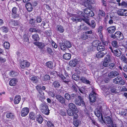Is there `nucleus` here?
Segmentation results:
<instances>
[{"instance_id": "obj_1", "label": "nucleus", "mask_w": 127, "mask_h": 127, "mask_svg": "<svg viewBox=\"0 0 127 127\" xmlns=\"http://www.w3.org/2000/svg\"><path fill=\"white\" fill-rule=\"evenodd\" d=\"M69 109L67 111L68 115L70 116H73V113H77L78 110L75 104L73 103H70L68 105Z\"/></svg>"}, {"instance_id": "obj_2", "label": "nucleus", "mask_w": 127, "mask_h": 127, "mask_svg": "<svg viewBox=\"0 0 127 127\" xmlns=\"http://www.w3.org/2000/svg\"><path fill=\"white\" fill-rule=\"evenodd\" d=\"M39 109L43 114L48 115L49 113V110L48 105L45 103H43L39 106Z\"/></svg>"}, {"instance_id": "obj_3", "label": "nucleus", "mask_w": 127, "mask_h": 127, "mask_svg": "<svg viewBox=\"0 0 127 127\" xmlns=\"http://www.w3.org/2000/svg\"><path fill=\"white\" fill-rule=\"evenodd\" d=\"M113 82L116 84L123 85L125 84V81L120 77H117L113 79Z\"/></svg>"}, {"instance_id": "obj_4", "label": "nucleus", "mask_w": 127, "mask_h": 127, "mask_svg": "<svg viewBox=\"0 0 127 127\" xmlns=\"http://www.w3.org/2000/svg\"><path fill=\"white\" fill-rule=\"evenodd\" d=\"M78 99H76L75 101V104L77 105L85 107V105L84 102L81 96H78Z\"/></svg>"}, {"instance_id": "obj_5", "label": "nucleus", "mask_w": 127, "mask_h": 127, "mask_svg": "<svg viewBox=\"0 0 127 127\" xmlns=\"http://www.w3.org/2000/svg\"><path fill=\"white\" fill-rule=\"evenodd\" d=\"M105 122L108 124V127H117L116 124H113L110 117H107L105 118Z\"/></svg>"}, {"instance_id": "obj_6", "label": "nucleus", "mask_w": 127, "mask_h": 127, "mask_svg": "<svg viewBox=\"0 0 127 127\" xmlns=\"http://www.w3.org/2000/svg\"><path fill=\"white\" fill-rule=\"evenodd\" d=\"M97 94L94 91H93L89 95L90 101L92 102H95L97 98Z\"/></svg>"}, {"instance_id": "obj_7", "label": "nucleus", "mask_w": 127, "mask_h": 127, "mask_svg": "<svg viewBox=\"0 0 127 127\" xmlns=\"http://www.w3.org/2000/svg\"><path fill=\"white\" fill-rule=\"evenodd\" d=\"M17 9L15 7H13L12 10V16L14 19H18L19 17V15L17 13Z\"/></svg>"}, {"instance_id": "obj_8", "label": "nucleus", "mask_w": 127, "mask_h": 127, "mask_svg": "<svg viewBox=\"0 0 127 127\" xmlns=\"http://www.w3.org/2000/svg\"><path fill=\"white\" fill-rule=\"evenodd\" d=\"M110 61V56L109 55H107L105 58L104 61L103 63V65L105 67L108 66Z\"/></svg>"}, {"instance_id": "obj_9", "label": "nucleus", "mask_w": 127, "mask_h": 127, "mask_svg": "<svg viewBox=\"0 0 127 127\" xmlns=\"http://www.w3.org/2000/svg\"><path fill=\"white\" fill-rule=\"evenodd\" d=\"M29 112V109L28 107H24L22 109L21 115L22 117H25L28 115Z\"/></svg>"}, {"instance_id": "obj_10", "label": "nucleus", "mask_w": 127, "mask_h": 127, "mask_svg": "<svg viewBox=\"0 0 127 127\" xmlns=\"http://www.w3.org/2000/svg\"><path fill=\"white\" fill-rule=\"evenodd\" d=\"M118 72L116 71L113 70L109 72L108 75V76L110 78H113L119 75Z\"/></svg>"}, {"instance_id": "obj_11", "label": "nucleus", "mask_w": 127, "mask_h": 127, "mask_svg": "<svg viewBox=\"0 0 127 127\" xmlns=\"http://www.w3.org/2000/svg\"><path fill=\"white\" fill-rule=\"evenodd\" d=\"M116 38L119 40L123 39L124 37L123 34L120 32H117L115 33Z\"/></svg>"}, {"instance_id": "obj_12", "label": "nucleus", "mask_w": 127, "mask_h": 127, "mask_svg": "<svg viewBox=\"0 0 127 127\" xmlns=\"http://www.w3.org/2000/svg\"><path fill=\"white\" fill-rule=\"evenodd\" d=\"M30 65V63L28 62L23 61L20 64V67L22 68H24L27 67H29Z\"/></svg>"}, {"instance_id": "obj_13", "label": "nucleus", "mask_w": 127, "mask_h": 127, "mask_svg": "<svg viewBox=\"0 0 127 127\" xmlns=\"http://www.w3.org/2000/svg\"><path fill=\"white\" fill-rule=\"evenodd\" d=\"M84 13L87 15L91 17H92L94 15L93 12L89 8H86L84 11Z\"/></svg>"}, {"instance_id": "obj_14", "label": "nucleus", "mask_w": 127, "mask_h": 127, "mask_svg": "<svg viewBox=\"0 0 127 127\" xmlns=\"http://www.w3.org/2000/svg\"><path fill=\"white\" fill-rule=\"evenodd\" d=\"M55 97L56 99L62 104H63L65 103V99L62 96L59 95H57Z\"/></svg>"}, {"instance_id": "obj_15", "label": "nucleus", "mask_w": 127, "mask_h": 127, "mask_svg": "<svg viewBox=\"0 0 127 127\" xmlns=\"http://www.w3.org/2000/svg\"><path fill=\"white\" fill-rule=\"evenodd\" d=\"M95 115L97 117H99L101 116V118L102 119L103 118L101 113V109L100 108L99 109L96 108L95 111Z\"/></svg>"}, {"instance_id": "obj_16", "label": "nucleus", "mask_w": 127, "mask_h": 127, "mask_svg": "<svg viewBox=\"0 0 127 127\" xmlns=\"http://www.w3.org/2000/svg\"><path fill=\"white\" fill-rule=\"evenodd\" d=\"M79 61L77 59H75L71 61L69 63V65L73 67L75 66L76 64L78 63Z\"/></svg>"}, {"instance_id": "obj_17", "label": "nucleus", "mask_w": 127, "mask_h": 127, "mask_svg": "<svg viewBox=\"0 0 127 127\" xmlns=\"http://www.w3.org/2000/svg\"><path fill=\"white\" fill-rule=\"evenodd\" d=\"M71 20L73 21H81V19L80 16L78 15H74L71 18Z\"/></svg>"}, {"instance_id": "obj_18", "label": "nucleus", "mask_w": 127, "mask_h": 127, "mask_svg": "<svg viewBox=\"0 0 127 127\" xmlns=\"http://www.w3.org/2000/svg\"><path fill=\"white\" fill-rule=\"evenodd\" d=\"M116 30L115 26H112L109 27L107 28L108 32L110 33H113Z\"/></svg>"}, {"instance_id": "obj_19", "label": "nucleus", "mask_w": 127, "mask_h": 127, "mask_svg": "<svg viewBox=\"0 0 127 127\" xmlns=\"http://www.w3.org/2000/svg\"><path fill=\"white\" fill-rule=\"evenodd\" d=\"M56 30L60 33H62L64 31L63 27L60 25H58L56 27Z\"/></svg>"}, {"instance_id": "obj_20", "label": "nucleus", "mask_w": 127, "mask_h": 127, "mask_svg": "<svg viewBox=\"0 0 127 127\" xmlns=\"http://www.w3.org/2000/svg\"><path fill=\"white\" fill-rule=\"evenodd\" d=\"M21 99V96L20 95H16L14 99V102L15 104H18L20 102Z\"/></svg>"}, {"instance_id": "obj_21", "label": "nucleus", "mask_w": 127, "mask_h": 127, "mask_svg": "<svg viewBox=\"0 0 127 127\" xmlns=\"http://www.w3.org/2000/svg\"><path fill=\"white\" fill-rule=\"evenodd\" d=\"M113 53L115 56L117 57L120 56L121 55V52L119 49L114 50L113 51Z\"/></svg>"}, {"instance_id": "obj_22", "label": "nucleus", "mask_w": 127, "mask_h": 127, "mask_svg": "<svg viewBox=\"0 0 127 127\" xmlns=\"http://www.w3.org/2000/svg\"><path fill=\"white\" fill-rule=\"evenodd\" d=\"M34 44L41 49L43 48L45 46L44 44L41 42H34Z\"/></svg>"}, {"instance_id": "obj_23", "label": "nucleus", "mask_w": 127, "mask_h": 127, "mask_svg": "<svg viewBox=\"0 0 127 127\" xmlns=\"http://www.w3.org/2000/svg\"><path fill=\"white\" fill-rule=\"evenodd\" d=\"M18 82L17 80L15 78H13L9 81V84L11 86H15L17 84Z\"/></svg>"}, {"instance_id": "obj_24", "label": "nucleus", "mask_w": 127, "mask_h": 127, "mask_svg": "<svg viewBox=\"0 0 127 127\" xmlns=\"http://www.w3.org/2000/svg\"><path fill=\"white\" fill-rule=\"evenodd\" d=\"M103 30V27L102 26H99L97 29V32L98 33L99 35L101 38L102 37Z\"/></svg>"}, {"instance_id": "obj_25", "label": "nucleus", "mask_w": 127, "mask_h": 127, "mask_svg": "<svg viewBox=\"0 0 127 127\" xmlns=\"http://www.w3.org/2000/svg\"><path fill=\"white\" fill-rule=\"evenodd\" d=\"M26 6L27 9L29 11H31L33 10L32 6V4L30 3H28L26 4Z\"/></svg>"}, {"instance_id": "obj_26", "label": "nucleus", "mask_w": 127, "mask_h": 127, "mask_svg": "<svg viewBox=\"0 0 127 127\" xmlns=\"http://www.w3.org/2000/svg\"><path fill=\"white\" fill-rule=\"evenodd\" d=\"M97 49L98 51H101L104 50L105 48L104 45L100 44L97 47Z\"/></svg>"}, {"instance_id": "obj_27", "label": "nucleus", "mask_w": 127, "mask_h": 127, "mask_svg": "<svg viewBox=\"0 0 127 127\" xmlns=\"http://www.w3.org/2000/svg\"><path fill=\"white\" fill-rule=\"evenodd\" d=\"M53 85L55 88H59L61 86L60 82L57 81H54L53 84Z\"/></svg>"}, {"instance_id": "obj_28", "label": "nucleus", "mask_w": 127, "mask_h": 127, "mask_svg": "<svg viewBox=\"0 0 127 127\" xmlns=\"http://www.w3.org/2000/svg\"><path fill=\"white\" fill-rule=\"evenodd\" d=\"M71 54L68 53H66L63 56V58L66 60H69L71 59Z\"/></svg>"}, {"instance_id": "obj_29", "label": "nucleus", "mask_w": 127, "mask_h": 127, "mask_svg": "<svg viewBox=\"0 0 127 127\" xmlns=\"http://www.w3.org/2000/svg\"><path fill=\"white\" fill-rule=\"evenodd\" d=\"M36 120L39 123L41 124L43 121V119L41 115H39L37 117Z\"/></svg>"}, {"instance_id": "obj_30", "label": "nucleus", "mask_w": 127, "mask_h": 127, "mask_svg": "<svg viewBox=\"0 0 127 127\" xmlns=\"http://www.w3.org/2000/svg\"><path fill=\"white\" fill-rule=\"evenodd\" d=\"M100 44H101L100 42L98 40H95L92 43L93 46L94 47H97Z\"/></svg>"}, {"instance_id": "obj_31", "label": "nucleus", "mask_w": 127, "mask_h": 127, "mask_svg": "<svg viewBox=\"0 0 127 127\" xmlns=\"http://www.w3.org/2000/svg\"><path fill=\"white\" fill-rule=\"evenodd\" d=\"M104 53L103 52H99L96 54V57L98 58H102L104 56Z\"/></svg>"}, {"instance_id": "obj_32", "label": "nucleus", "mask_w": 127, "mask_h": 127, "mask_svg": "<svg viewBox=\"0 0 127 127\" xmlns=\"http://www.w3.org/2000/svg\"><path fill=\"white\" fill-rule=\"evenodd\" d=\"M53 63L51 61L47 62L46 63V66L50 68H52L53 67Z\"/></svg>"}, {"instance_id": "obj_33", "label": "nucleus", "mask_w": 127, "mask_h": 127, "mask_svg": "<svg viewBox=\"0 0 127 127\" xmlns=\"http://www.w3.org/2000/svg\"><path fill=\"white\" fill-rule=\"evenodd\" d=\"M32 38L35 41H37L39 40V38L38 35L37 33H35L32 35Z\"/></svg>"}, {"instance_id": "obj_34", "label": "nucleus", "mask_w": 127, "mask_h": 127, "mask_svg": "<svg viewBox=\"0 0 127 127\" xmlns=\"http://www.w3.org/2000/svg\"><path fill=\"white\" fill-rule=\"evenodd\" d=\"M80 79L81 81L84 83H86L87 84H88L90 83V81L87 80L85 77H81Z\"/></svg>"}, {"instance_id": "obj_35", "label": "nucleus", "mask_w": 127, "mask_h": 127, "mask_svg": "<svg viewBox=\"0 0 127 127\" xmlns=\"http://www.w3.org/2000/svg\"><path fill=\"white\" fill-rule=\"evenodd\" d=\"M124 11L125 9H120L118 10L117 13L119 16H123Z\"/></svg>"}, {"instance_id": "obj_36", "label": "nucleus", "mask_w": 127, "mask_h": 127, "mask_svg": "<svg viewBox=\"0 0 127 127\" xmlns=\"http://www.w3.org/2000/svg\"><path fill=\"white\" fill-rule=\"evenodd\" d=\"M60 46L61 49L64 51L66 50L67 48L66 46L64 43H63L60 44Z\"/></svg>"}, {"instance_id": "obj_37", "label": "nucleus", "mask_w": 127, "mask_h": 127, "mask_svg": "<svg viewBox=\"0 0 127 127\" xmlns=\"http://www.w3.org/2000/svg\"><path fill=\"white\" fill-rule=\"evenodd\" d=\"M36 116L35 114L33 112H31L29 114V118L32 120H34L36 118Z\"/></svg>"}, {"instance_id": "obj_38", "label": "nucleus", "mask_w": 127, "mask_h": 127, "mask_svg": "<svg viewBox=\"0 0 127 127\" xmlns=\"http://www.w3.org/2000/svg\"><path fill=\"white\" fill-rule=\"evenodd\" d=\"M118 5L121 6L123 7H127V2L125 1H123L121 3H118Z\"/></svg>"}, {"instance_id": "obj_39", "label": "nucleus", "mask_w": 127, "mask_h": 127, "mask_svg": "<svg viewBox=\"0 0 127 127\" xmlns=\"http://www.w3.org/2000/svg\"><path fill=\"white\" fill-rule=\"evenodd\" d=\"M67 48H69L71 47V44L70 42L67 41H65L64 43Z\"/></svg>"}, {"instance_id": "obj_40", "label": "nucleus", "mask_w": 127, "mask_h": 127, "mask_svg": "<svg viewBox=\"0 0 127 127\" xmlns=\"http://www.w3.org/2000/svg\"><path fill=\"white\" fill-rule=\"evenodd\" d=\"M50 79V76L48 75H46L44 76L43 78V80L45 81H47Z\"/></svg>"}, {"instance_id": "obj_41", "label": "nucleus", "mask_w": 127, "mask_h": 127, "mask_svg": "<svg viewBox=\"0 0 127 127\" xmlns=\"http://www.w3.org/2000/svg\"><path fill=\"white\" fill-rule=\"evenodd\" d=\"M6 117L8 118H10L12 119L13 118L14 114L11 113H8L6 115Z\"/></svg>"}, {"instance_id": "obj_42", "label": "nucleus", "mask_w": 127, "mask_h": 127, "mask_svg": "<svg viewBox=\"0 0 127 127\" xmlns=\"http://www.w3.org/2000/svg\"><path fill=\"white\" fill-rule=\"evenodd\" d=\"M4 46L5 49H8L10 46L9 43L8 42H5L4 44Z\"/></svg>"}, {"instance_id": "obj_43", "label": "nucleus", "mask_w": 127, "mask_h": 127, "mask_svg": "<svg viewBox=\"0 0 127 127\" xmlns=\"http://www.w3.org/2000/svg\"><path fill=\"white\" fill-rule=\"evenodd\" d=\"M18 73L17 72H15L14 71H12L11 72L9 73V75L11 77H14L16 76Z\"/></svg>"}, {"instance_id": "obj_44", "label": "nucleus", "mask_w": 127, "mask_h": 127, "mask_svg": "<svg viewBox=\"0 0 127 127\" xmlns=\"http://www.w3.org/2000/svg\"><path fill=\"white\" fill-rule=\"evenodd\" d=\"M72 78L74 80L77 81L79 79V76L76 74H73L72 75Z\"/></svg>"}, {"instance_id": "obj_45", "label": "nucleus", "mask_w": 127, "mask_h": 127, "mask_svg": "<svg viewBox=\"0 0 127 127\" xmlns=\"http://www.w3.org/2000/svg\"><path fill=\"white\" fill-rule=\"evenodd\" d=\"M31 79L32 81L36 82H37L38 80V77L37 76H32L31 77Z\"/></svg>"}, {"instance_id": "obj_46", "label": "nucleus", "mask_w": 127, "mask_h": 127, "mask_svg": "<svg viewBox=\"0 0 127 127\" xmlns=\"http://www.w3.org/2000/svg\"><path fill=\"white\" fill-rule=\"evenodd\" d=\"M109 68L111 69H113L115 68V64L114 63L110 64L109 65Z\"/></svg>"}, {"instance_id": "obj_47", "label": "nucleus", "mask_w": 127, "mask_h": 127, "mask_svg": "<svg viewBox=\"0 0 127 127\" xmlns=\"http://www.w3.org/2000/svg\"><path fill=\"white\" fill-rule=\"evenodd\" d=\"M112 44L113 47L117 48L118 46V43L116 41H113L112 42Z\"/></svg>"}, {"instance_id": "obj_48", "label": "nucleus", "mask_w": 127, "mask_h": 127, "mask_svg": "<svg viewBox=\"0 0 127 127\" xmlns=\"http://www.w3.org/2000/svg\"><path fill=\"white\" fill-rule=\"evenodd\" d=\"M29 31L31 32H38V30L35 28H31L29 30Z\"/></svg>"}, {"instance_id": "obj_49", "label": "nucleus", "mask_w": 127, "mask_h": 127, "mask_svg": "<svg viewBox=\"0 0 127 127\" xmlns=\"http://www.w3.org/2000/svg\"><path fill=\"white\" fill-rule=\"evenodd\" d=\"M99 15H100L103 17L105 16V13L103 10H99Z\"/></svg>"}, {"instance_id": "obj_50", "label": "nucleus", "mask_w": 127, "mask_h": 127, "mask_svg": "<svg viewBox=\"0 0 127 127\" xmlns=\"http://www.w3.org/2000/svg\"><path fill=\"white\" fill-rule=\"evenodd\" d=\"M1 30L3 32H7L8 31L7 28L5 27H3L1 28Z\"/></svg>"}, {"instance_id": "obj_51", "label": "nucleus", "mask_w": 127, "mask_h": 127, "mask_svg": "<svg viewBox=\"0 0 127 127\" xmlns=\"http://www.w3.org/2000/svg\"><path fill=\"white\" fill-rule=\"evenodd\" d=\"M47 124L48 127H55L53 124L50 121H48Z\"/></svg>"}, {"instance_id": "obj_52", "label": "nucleus", "mask_w": 127, "mask_h": 127, "mask_svg": "<svg viewBox=\"0 0 127 127\" xmlns=\"http://www.w3.org/2000/svg\"><path fill=\"white\" fill-rule=\"evenodd\" d=\"M121 60L122 61L126 63H127L126 58V57L123 55H122L121 57Z\"/></svg>"}, {"instance_id": "obj_53", "label": "nucleus", "mask_w": 127, "mask_h": 127, "mask_svg": "<svg viewBox=\"0 0 127 127\" xmlns=\"http://www.w3.org/2000/svg\"><path fill=\"white\" fill-rule=\"evenodd\" d=\"M91 26L93 28H94L95 27L96 24L95 22L94 21H92L90 24Z\"/></svg>"}, {"instance_id": "obj_54", "label": "nucleus", "mask_w": 127, "mask_h": 127, "mask_svg": "<svg viewBox=\"0 0 127 127\" xmlns=\"http://www.w3.org/2000/svg\"><path fill=\"white\" fill-rule=\"evenodd\" d=\"M65 98L68 100H69L70 99V96L68 94H66L64 96Z\"/></svg>"}, {"instance_id": "obj_55", "label": "nucleus", "mask_w": 127, "mask_h": 127, "mask_svg": "<svg viewBox=\"0 0 127 127\" xmlns=\"http://www.w3.org/2000/svg\"><path fill=\"white\" fill-rule=\"evenodd\" d=\"M77 13L78 14L77 15L79 16H80L81 18L82 16H84L83 13L81 11H78V12Z\"/></svg>"}, {"instance_id": "obj_56", "label": "nucleus", "mask_w": 127, "mask_h": 127, "mask_svg": "<svg viewBox=\"0 0 127 127\" xmlns=\"http://www.w3.org/2000/svg\"><path fill=\"white\" fill-rule=\"evenodd\" d=\"M58 75L59 77H60L62 80H64V79H65V77L61 73H60L58 74Z\"/></svg>"}, {"instance_id": "obj_57", "label": "nucleus", "mask_w": 127, "mask_h": 127, "mask_svg": "<svg viewBox=\"0 0 127 127\" xmlns=\"http://www.w3.org/2000/svg\"><path fill=\"white\" fill-rule=\"evenodd\" d=\"M74 124L75 127H78L79 125V121L78 120H75L74 122Z\"/></svg>"}, {"instance_id": "obj_58", "label": "nucleus", "mask_w": 127, "mask_h": 127, "mask_svg": "<svg viewBox=\"0 0 127 127\" xmlns=\"http://www.w3.org/2000/svg\"><path fill=\"white\" fill-rule=\"evenodd\" d=\"M83 20L88 25L91 26L89 22V19L85 18L83 19Z\"/></svg>"}, {"instance_id": "obj_59", "label": "nucleus", "mask_w": 127, "mask_h": 127, "mask_svg": "<svg viewBox=\"0 0 127 127\" xmlns=\"http://www.w3.org/2000/svg\"><path fill=\"white\" fill-rule=\"evenodd\" d=\"M35 20L33 19H31L30 20V23L32 25H34L35 23Z\"/></svg>"}, {"instance_id": "obj_60", "label": "nucleus", "mask_w": 127, "mask_h": 127, "mask_svg": "<svg viewBox=\"0 0 127 127\" xmlns=\"http://www.w3.org/2000/svg\"><path fill=\"white\" fill-rule=\"evenodd\" d=\"M36 21L37 22L40 23L42 21L41 18L40 16L37 17L36 19Z\"/></svg>"}, {"instance_id": "obj_61", "label": "nucleus", "mask_w": 127, "mask_h": 127, "mask_svg": "<svg viewBox=\"0 0 127 127\" xmlns=\"http://www.w3.org/2000/svg\"><path fill=\"white\" fill-rule=\"evenodd\" d=\"M111 92L116 93L117 92L116 89L114 87H112L111 88Z\"/></svg>"}, {"instance_id": "obj_62", "label": "nucleus", "mask_w": 127, "mask_h": 127, "mask_svg": "<svg viewBox=\"0 0 127 127\" xmlns=\"http://www.w3.org/2000/svg\"><path fill=\"white\" fill-rule=\"evenodd\" d=\"M101 41L104 45H107L108 44V42L103 39H101Z\"/></svg>"}, {"instance_id": "obj_63", "label": "nucleus", "mask_w": 127, "mask_h": 127, "mask_svg": "<svg viewBox=\"0 0 127 127\" xmlns=\"http://www.w3.org/2000/svg\"><path fill=\"white\" fill-rule=\"evenodd\" d=\"M56 95V94L54 92H51L49 93V95L53 97H54Z\"/></svg>"}, {"instance_id": "obj_64", "label": "nucleus", "mask_w": 127, "mask_h": 127, "mask_svg": "<svg viewBox=\"0 0 127 127\" xmlns=\"http://www.w3.org/2000/svg\"><path fill=\"white\" fill-rule=\"evenodd\" d=\"M36 89L38 92H40V89H41V87L39 85H37L36 86Z\"/></svg>"}]
</instances>
